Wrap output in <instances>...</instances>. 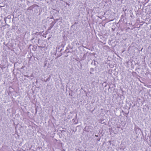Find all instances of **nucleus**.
I'll return each mask as SVG.
<instances>
[{
    "label": "nucleus",
    "mask_w": 151,
    "mask_h": 151,
    "mask_svg": "<svg viewBox=\"0 0 151 151\" xmlns=\"http://www.w3.org/2000/svg\"><path fill=\"white\" fill-rule=\"evenodd\" d=\"M26 76L28 78L29 77V76H26L25 75L24 76Z\"/></svg>",
    "instance_id": "nucleus-2"
},
{
    "label": "nucleus",
    "mask_w": 151,
    "mask_h": 151,
    "mask_svg": "<svg viewBox=\"0 0 151 151\" xmlns=\"http://www.w3.org/2000/svg\"><path fill=\"white\" fill-rule=\"evenodd\" d=\"M97 140L98 141H99L100 140V138H99V139H98Z\"/></svg>",
    "instance_id": "nucleus-3"
},
{
    "label": "nucleus",
    "mask_w": 151,
    "mask_h": 151,
    "mask_svg": "<svg viewBox=\"0 0 151 151\" xmlns=\"http://www.w3.org/2000/svg\"><path fill=\"white\" fill-rule=\"evenodd\" d=\"M52 26H50V29L51 28H52Z\"/></svg>",
    "instance_id": "nucleus-1"
}]
</instances>
